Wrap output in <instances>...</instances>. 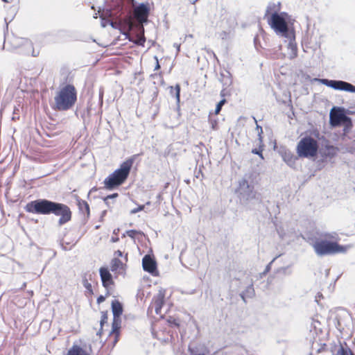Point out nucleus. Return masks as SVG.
I'll use <instances>...</instances> for the list:
<instances>
[{"label": "nucleus", "mask_w": 355, "mask_h": 355, "mask_svg": "<svg viewBox=\"0 0 355 355\" xmlns=\"http://www.w3.org/2000/svg\"><path fill=\"white\" fill-rule=\"evenodd\" d=\"M26 211L36 214L49 215L54 214L60 216L58 222V226L61 227L71 219V211L64 204L51 201L46 199H37L31 201L24 207Z\"/></svg>", "instance_id": "f257e3e1"}, {"label": "nucleus", "mask_w": 355, "mask_h": 355, "mask_svg": "<svg viewBox=\"0 0 355 355\" xmlns=\"http://www.w3.org/2000/svg\"><path fill=\"white\" fill-rule=\"evenodd\" d=\"M336 236V233L315 231L309 234V241L318 256L334 254L345 251L343 246L331 241Z\"/></svg>", "instance_id": "f03ea898"}, {"label": "nucleus", "mask_w": 355, "mask_h": 355, "mask_svg": "<svg viewBox=\"0 0 355 355\" xmlns=\"http://www.w3.org/2000/svg\"><path fill=\"white\" fill-rule=\"evenodd\" d=\"M236 193L240 203L248 208L252 204L261 202V194L254 190V184L244 178L239 180Z\"/></svg>", "instance_id": "7ed1b4c3"}, {"label": "nucleus", "mask_w": 355, "mask_h": 355, "mask_svg": "<svg viewBox=\"0 0 355 355\" xmlns=\"http://www.w3.org/2000/svg\"><path fill=\"white\" fill-rule=\"evenodd\" d=\"M77 100V92L73 85L67 84L62 87L54 97L53 108L59 111L71 109Z\"/></svg>", "instance_id": "20e7f679"}, {"label": "nucleus", "mask_w": 355, "mask_h": 355, "mask_svg": "<svg viewBox=\"0 0 355 355\" xmlns=\"http://www.w3.org/2000/svg\"><path fill=\"white\" fill-rule=\"evenodd\" d=\"M134 161L135 157H132L123 162L120 165L119 168L114 171L105 179V187L111 190L122 184L128 178Z\"/></svg>", "instance_id": "39448f33"}, {"label": "nucleus", "mask_w": 355, "mask_h": 355, "mask_svg": "<svg viewBox=\"0 0 355 355\" xmlns=\"http://www.w3.org/2000/svg\"><path fill=\"white\" fill-rule=\"evenodd\" d=\"M116 2L117 4L123 6V13L125 11L128 12L127 16H130L131 10H133L134 16L139 24V26H142L143 23L147 22L150 12L148 3H141L137 6L135 0H117Z\"/></svg>", "instance_id": "423d86ee"}, {"label": "nucleus", "mask_w": 355, "mask_h": 355, "mask_svg": "<svg viewBox=\"0 0 355 355\" xmlns=\"http://www.w3.org/2000/svg\"><path fill=\"white\" fill-rule=\"evenodd\" d=\"M318 141L310 136L300 139L297 146V153L300 157H312L317 155L318 150Z\"/></svg>", "instance_id": "0eeeda50"}, {"label": "nucleus", "mask_w": 355, "mask_h": 355, "mask_svg": "<svg viewBox=\"0 0 355 355\" xmlns=\"http://www.w3.org/2000/svg\"><path fill=\"white\" fill-rule=\"evenodd\" d=\"M269 24L277 34L286 38L294 37V32L288 28V24L282 13H273L269 20Z\"/></svg>", "instance_id": "6e6552de"}, {"label": "nucleus", "mask_w": 355, "mask_h": 355, "mask_svg": "<svg viewBox=\"0 0 355 355\" xmlns=\"http://www.w3.org/2000/svg\"><path fill=\"white\" fill-rule=\"evenodd\" d=\"M121 14H123V6L117 4L116 1L114 2L110 6V8H107L103 10V12L100 15V17L102 19L101 26L103 27H105L107 24H109L108 20L110 19H105V17L118 18L121 15Z\"/></svg>", "instance_id": "1a4fd4ad"}, {"label": "nucleus", "mask_w": 355, "mask_h": 355, "mask_svg": "<svg viewBox=\"0 0 355 355\" xmlns=\"http://www.w3.org/2000/svg\"><path fill=\"white\" fill-rule=\"evenodd\" d=\"M318 80L322 84L334 89L355 93V86L343 80H329L325 78L318 79Z\"/></svg>", "instance_id": "9d476101"}, {"label": "nucleus", "mask_w": 355, "mask_h": 355, "mask_svg": "<svg viewBox=\"0 0 355 355\" xmlns=\"http://www.w3.org/2000/svg\"><path fill=\"white\" fill-rule=\"evenodd\" d=\"M109 24L115 29L121 31V33L128 36V32L130 31L134 27V23L130 16L119 21H114L112 20H108Z\"/></svg>", "instance_id": "9b49d317"}, {"label": "nucleus", "mask_w": 355, "mask_h": 355, "mask_svg": "<svg viewBox=\"0 0 355 355\" xmlns=\"http://www.w3.org/2000/svg\"><path fill=\"white\" fill-rule=\"evenodd\" d=\"M330 123L334 127H337L343 124L346 125V126L352 125L349 117L346 116L341 111L330 113Z\"/></svg>", "instance_id": "f8f14e48"}, {"label": "nucleus", "mask_w": 355, "mask_h": 355, "mask_svg": "<svg viewBox=\"0 0 355 355\" xmlns=\"http://www.w3.org/2000/svg\"><path fill=\"white\" fill-rule=\"evenodd\" d=\"M99 273L102 284L105 288H108L110 286L114 284L112 275L107 268L101 267L99 270Z\"/></svg>", "instance_id": "ddd939ff"}, {"label": "nucleus", "mask_w": 355, "mask_h": 355, "mask_svg": "<svg viewBox=\"0 0 355 355\" xmlns=\"http://www.w3.org/2000/svg\"><path fill=\"white\" fill-rule=\"evenodd\" d=\"M143 269L150 273H153L157 269L155 261L148 254L144 257L142 259Z\"/></svg>", "instance_id": "4468645a"}, {"label": "nucleus", "mask_w": 355, "mask_h": 355, "mask_svg": "<svg viewBox=\"0 0 355 355\" xmlns=\"http://www.w3.org/2000/svg\"><path fill=\"white\" fill-rule=\"evenodd\" d=\"M164 303V292L159 291L158 294L153 297V305L157 314L161 313V309Z\"/></svg>", "instance_id": "2eb2a0df"}, {"label": "nucleus", "mask_w": 355, "mask_h": 355, "mask_svg": "<svg viewBox=\"0 0 355 355\" xmlns=\"http://www.w3.org/2000/svg\"><path fill=\"white\" fill-rule=\"evenodd\" d=\"M288 43L287 44L288 49L290 51L288 56L290 59H293L297 55V48L295 42V37L291 38H287Z\"/></svg>", "instance_id": "dca6fc26"}, {"label": "nucleus", "mask_w": 355, "mask_h": 355, "mask_svg": "<svg viewBox=\"0 0 355 355\" xmlns=\"http://www.w3.org/2000/svg\"><path fill=\"white\" fill-rule=\"evenodd\" d=\"M282 158L283 160L290 166L292 168L295 167V162L297 159V157L295 156L290 151H285L282 154Z\"/></svg>", "instance_id": "f3484780"}, {"label": "nucleus", "mask_w": 355, "mask_h": 355, "mask_svg": "<svg viewBox=\"0 0 355 355\" xmlns=\"http://www.w3.org/2000/svg\"><path fill=\"white\" fill-rule=\"evenodd\" d=\"M112 311L113 313V318H120L123 313V306L121 303L118 300H114L112 302Z\"/></svg>", "instance_id": "a211bd4d"}, {"label": "nucleus", "mask_w": 355, "mask_h": 355, "mask_svg": "<svg viewBox=\"0 0 355 355\" xmlns=\"http://www.w3.org/2000/svg\"><path fill=\"white\" fill-rule=\"evenodd\" d=\"M220 81L222 83L223 87H228L232 83L231 73L228 71L221 72Z\"/></svg>", "instance_id": "6ab92c4d"}, {"label": "nucleus", "mask_w": 355, "mask_h": 355, "mask_svg": "<svg viewBox=\"0 0 355 355\" xmlns=\"http://www.w3.org/2000/svg\"><path fill=\"white\" fill-rule=\"evenodd\" d=\"M139 29L140 33L137 34V35H136L137 36L136 40H132V39H130L128 36H126V37L128 38V40L130 41H132V42H135V44H137L138 45L144 46V43L146 42V38H145L144 34V28L143 26H140L139 27Z\"/></svg>", "instance_id": "aec40b11"}, {"label": "nucleus", "mask_w": 355, "mask_h": 355, "mask_svg": "<svg viewBox=\"0 0 355 355\" xmlns=\"http://www.w3.org/2000/svg\"><path fill=\"white\" fill-rule=\"evenodd\" d=\"M67 355H89L86 350L83 349L81 347L78 345H73L71 348H70L67 354Z\"/></svg>", "instance_id": "412c9836"}, {"label": "nucleus", "mask_w": 355, "mask_h": 355, "mask_svg": "<svg viewBox=\"0 0 355 355\" xmlns=\"http://www.w3.org/2000/svg\"><path fill=\"white\" fill-rule=\"evenodd\" d=\"M254 295V290L252 284H251L250 286L247 287L245 291L240 294V297L241 299L246 302V297H252Z\"/></svg>", "instance_id": "4be33fe9"}, {"label": "nucleus", "mask_w": 355, "mask_h": 355, "mask_svg": "<svg viewBox=\"0 0 355 355\" xmlns=\"http://www.w3.org/2000/svg\"><path fill=\"white\" fill-rule=\"evenodd\" d=\"M170 94L175 96L177 103H180V86L177 84L175 87L170 86L168 87Z\"/></svg>", "instance_id": "5701e85b"}, {"label": "nucleus", "mask_w": 355, "mask_h": 355, "mask_svg": "<svg viewBox=\"0 0 355 355\" xmlns=\"http://www.w3.org/2000/svg\"><path fill=\"white\" fill-rule=\"evenodd\" d=\"M253 119L256 123V130L257 131V133H258L259 142H258L257 145L261 148L263 146V137H262L263 129L261 125L257 124V121L256 118L253 117Z\"/></svg>", "instance_id": "b1692460"}, {"label": "nucleus", "mask_w": 355, "mask_h": 355, "mask_svg": "<svg viewBox=\"0 0 355 355\" xmlns=\"http://www.w3.org/2000/svg\"><path fill=\"white\" fill-rule=\"evenodd\" d=\"M123 266L122 261L118 258H114L111 261V270L115 272Z\"/></svg>", "instance_id": "393cba45"}, {"label": "nucleus", "mask_w": 355, "mask_h": 355, "mask_svg": "<svg viewBox=\"0 0 355 355\" xmlns=\"http://www.w3.org/2000/svg\"><path fill=\"white\" fill-rule=\"evenodd\" d=\"M335 355H354L352 350L348 347L343 346H340V347L338 349L336 354Z\"/></svg>", "instance_id": "a878e982"}, {"label": "nucleus", "mask_w": 355, "mask_h": 355, "mask_svg": "<svg viewBox=\"0 0 355 355\" xmlns=\"http://www.w3.org/2000/svg\"><path fill=\"white\" fill-rule=\"evenodd\" d=\"M121 320L120 318H114L112 322V333L119 334L120 329Z\"/></svg>", "instance_id": "bb28decb"}, {"label": "nucleus", "mask_w": 355, "mask_h": 355, "mask_svg": "<svg viewBox=\"0 0 355 355\" xmlns=\"http://www.w3.org/2000/svg\"><path fill=\"white\" fill-rule=\"evenodd\" d=\"M78 207L79 209L84 211V210L89 214V206L88 203L85 200H78Z\"/></svg>", "instance_id": "cd10ccee"}, {"label": "nucleus", "mask_w": 355, "mask_h": 355, "mask_svg": "<svg viewBox=\"0 0 355 355\" xmlns=\"http://www.w3.org/2000/svg\"><path fill=\"white\" fill-rule=\"evenodd\" d=\"M107 316L106 313L102 312L101 318V321H100L101 329L96 333V335H98V336L101 335L102 330H103V326L105 323H107Z\"/></svg>", "instance_id": "c85d7f7f"}, {"label": "nucleus", "mask_w": 355, "mask_h": 355, "mask_svg": "<svg viewBox=\"0 0 355 355\" xmlns=\"http://www.w3.org/2000/svg\"><path fill=\"white\" fill-rule=\"evenodd\" d=\"M83 284L84 287L88 291L89 293H92V284L88 282L86 277H84L83 279Z\"/></svg>", "instance_id": "c756f323"}, {"label": "nucleus", "mask_w": 355, "mask_h": 355, "mask_svg": "<svg viewBox=\"0 0 355 355\" xmlns=\"http://www.w3.org/2000/svg\"><path fill=\"white\" fill-rule=\"evenodd\" d=\"M225 103L226 100L225 98H223L218 103L214 112L216 114H218L220 112L222 107L225 105Z\"/></svg>", "instance_id": "7c9ffc66"}, {"label": "nucleus", "mask_w": 355, "mask_h": 355, "mask_svg": "<svg viewBox=\"0 0 355 355\" xmlns=\"http://www.w3.org/2000/svg\"><path fill=\"white\" fill-rule=\"evenodd\" d=\"M263 146L262 147H259V148H254L252 150V153L255 155H258L262 159H263V156L262 154Z\"/></svg>", "instance_id": "2f4dec72"}, {"label": "nucleus", "mask_w": 355, "mask_h": 355, "mask_svg": "<svg viewBox=\"0 0 355 355\" xmlns=\"http://www.w3.org/2000/svg\"><path fill=\"white\" fill-rule=\"evenodd\" d=\"M125 234H126V235H128L130 238L135 239L136 235L138 234H141V232H139V231L135 230H128L125 232Z\"/></svg>", "instance_id": "473e14b6"}, {"label": "nucleus", "mask_w": 355, "mask_h": 355, "mask_svg": "<svg viewBox=\"0 0 355 355\" xmlns=\"http://www.w3.org/2000/svg\"><path fill=\"white\" fill-rule=\"evenodd\" d=\"M118 196V193H112L111 195H109L107 196V197H105L104 198V201L105 202V204H107V201L110 200V199H113V198H115Z\"/></svg>", "instance_id": "72a5a7b5"}, {"label": "nucleus", "mask_w": 355, "mask_h": 355, "mask_svg": "<svg viewBox=\"0 0 355 355\" xmlns=\"http://www.w3.org/2000/svg\"><path fill=\"white\" fill-rule=\"evenodd\" d=\"M144 209V205H140L138 207L135 208V209H133L130 211V213L132 214H136L137 213L138 211H140L141 210H143Z\"/></svg>", "instance_id": "f704fd0d"}, {"label": "nucleus", "mask_w": 355, "mask_h": 355, "mask_svg": "<svg viewBox=\"0 0 355 355\" xmlns=\"http://www.w3.org/2000/svg\"><path fill=\"white\" fill-rule=\"evenodd\" d=\"M24 46L26 48V49H28V50H31L32 48H33V46H32V44L31 42L28 41V40H26L25 43H24ZM30 52V51L26 52V53L28 54Z\"/></svg>", "instance_id": "c9c22d12"}, {"label": "nucleus", "mask_w": 355, "mask_h": 355, "mask_svg": "<svg viewBox=\"0 0 355 355\" xmlns=\"http://www.w3.org/2000/svg\"><path fill=\"white\" fill-rule=\"evenodd\" d=\"M275 259H273V260L269 264L267 265L265 270L262 273H261V276L266 275V273L269 272V270H270V265L275 261Z\"/></svg>", "instance_id": "e433bc0d"}, {"label": "nucleus", "mask_w": 355, "mask_h": 355, "mask_svg": "<svg viewBox=\"0 0 355 355\" xmlns=\"http://www.w3.org/2000/svg\"><path fill=\"white\" fill-rule=\"evenodd\" d=\"M168 322H169L170 323L173 324V325H175V326H177V327H178V326H179V322H178V321L176 319H175V318H171V319H169V320H168Z\"/></svg>", "instance_id": "4c0bfd02"}, {"label": "nucleus", "mask_w": 355, "mask_h": 355, "mask_svg": "<svg viewBox=\"0 0 355 355\" xmlns=\"http://www.w3.org/2000/svg\"><path fill=\"white\" fill-rule=\"evenodd\" d=\"M64 243H65L66 245H69L71 243H70V242H65V241H63V242L62 243V248H63L64 250H70V249H71V248H68L67 246H65V245H64Z\"/></svg>", "instance_id": "58836bf2"}, {"label": "nucleus", "mask_w": 355, "mask_h": 355, "mask_svg": "<svg viewBox=\"0 0 355 355\" xmlns=\"http://www.w3.org/2000/svg\"><path fill=\"white\" fill-rule=\"evenodd\" d=\"M209 120H210V122L211 123V126H212V128L213 129H215V126L217 124V122L216 120L213 121L211 118H209Z\"/></svg>", "instance_id": "ea45409f"}, {"label": "nucleus", "mask_w": 355, "mask_h": 355, "mask_svg": "<svg viewBox=\"0 0 355 355\" xmlns=\"http://www.w3.org/2000/svg\"><path fill=\"white\" fill-rule=\"evenodd\" d=\"M104 300H105V297H104L103 295H100V296L97 298V302H98V303L103 302Z\"/></svg>", "instance_id": "a19ab883"}, {"label": "nucleus", "mask_w": 355, "mask_h": 355, "mask_svg": "<svg viewBox=\"0 0 355 355\" xmlns=\"http://www.w3.org/2000/svg\"><path fill=\"white\" fill-rule=\"evenodd\" d=\"M173 46L177 49V53H178L180 49V44L178 43H174Z\"/></svg>", "instance_id": "79ce46f5"}, {"label": "nucleus", "mask_w": 355, "mask_h": 355, "mask_svg": "<svg viewBox=\"0 0 355 355\" xmlns=\"http://www.w3.org/2000/svg\"><path fill=\"white\" fill-rule=\"evenodd\" d=\"M155 59H156V65H155V70H157L160 68V65L159 64V62H158V59L157 57H155Z\"/></svg>", "instance_id": "37998d69"}, {"label": "nucleus", "mask_w": 355, "mask_h": 355, "mask_svg": "<svg viewBox=\"0 0 355 355\" xmlns=\"http://www.w3.org/2000/svg\"><path fill=\"white\" fill-rule=\"evenodd\" d=\"M115 254L117 255L118 257H122L123 256V252L121 250H117L115 252Z\"/></svg>", "instance_id": "c03bdc74"}, {"label": "nucleus", "mask_w": 355, "mask_h": 355, "mask_svg": "<svg viewBox=\"0 0 355 355\" xmlns=\"http://www.w3.org/2000/svg\"><path fill=\"white\" fill-rule=\"evenodd\" d=\"M119 240V239L118 237H112V239H111V241L113 243L117 242Z\"/></svg>", "instance_id": "a18cd8bd"}, {"label": "nucleus", "mask_w": 355, "mask_h": 355, "mask_svg": "<svg viewBox=\"0 0 355 355\" xmlns=\"http://www.w3.org/2000/svg\"><path fill=\"white\" fill-rule=\"evenodd\" d=\"M103 92L102 91H101L100 94H99V98H100L101 103H103Z\"/></svg>", "instance_id": "49530a36"}, {"label": "nucleus", "mask_w": 355, "mask_h": 355, "mask_svg": "<svg viewBox=\"0 0 355 355\" xmlns=\"http://www.w3.org/2000/svg\"><path fill=\"white\" fill-rule=\"evenodd\" d=\"M226 88H227V87H224V88L221 90V92H220V96H223V97H224V96H225V91Z\"/></svg>", "instance_id": "de8ad7c7"}, {"label": "nucleus", "mask_w": 355, "mask_h": 355, "mask_svg": "<svg viewBox=\"0 0 355 355\" xmlns=\"http://www.w3.org/2000/svg\"><path fill=\"white\" fill-rule=\"evenodd\" d=\"M106 212H107V211H106V210H104L103 211H102V213H101V218H103V217L105 216Z\"/></svg>", "instance_id": "09e8293b"}, {"label": "nucleus", "mask_w": 355, "mask_h": 355, "mask_svg": "<svg viewBox=\"0 0 355 355\" xmlns=\"http://www.w3.org/2000/svg\"><path fill=\"white\" fill-rule=\"evenodd\" d=\"M272 58H279V55L277 53H275L272 56Z\"/></svg>", "instance_id": "8fccbe9b"}, {"label": "nucleus", "mask_w": 355, "mask_h": 355, "mask_svg": "<svg viewBox=\"0 0 355 355\" xmlns=\"http://www.w3.org/2000/svg\"><path fill=\"white\" fill-rule=\"evenodd\" d=\"M313 322H314V325H317V323H318V324H319V322H318V321H313Z\"/></svg>", "instance_id": "3c124183"}, {"label": "nucleus", "mask_w": 355, "mask_h": 355, "mask_svg": "<svg viewBox=\"0 0 355 355\" xmlns=\"http://www.w3.org/2000/svg\"><path fill=\"white\" fill-rule=\"evenodd\" d=\"M32 55L33 56H36V55L34 54V51H33Z\"/></svg>", "instance_id": "603ef678"}, {"label": "nucleus", "mask_w": 355, "mask_h": 355, "mask_svg": "<svg viewBox=\"0 0 355 355\" xmlns=\"http://www.w3.org/2000/svg\"><path fill=\"white\" fill-rule=\"evenodd\" d=\"M3 2H8L7 0H2Z\"/></svg>", "instance_id": "864d4df0"}, {"label": "nucleus", "mask_w": 355, "mask_h": 355, "mask_svg": "<svg viewBox=\"0 0 355 355\" xmlns=\"http://www.w3.org/2000/svg\"><path fill=\"white\" fill-rule=\"evenodd\" d=\"M105 1H107V0H105Z\"/></svg>", "instance_id": "5fc2aeb1"}]
</instances>
